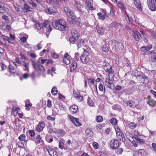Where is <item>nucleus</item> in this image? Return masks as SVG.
<instances>
[{"label":"nucleus","mask_w":156,"mask_h":156,"mask_svg":"<svg viewBox=\"0 0 156 156\" xmlns=\"http://www.w3.org/2000/svg\"><path fill=\"white\" fill-rule=\"evenodd\" d=\"M52 25L54 28L60 31H67L68 30L65 21L63 19L52 22Z\"/></svg>","instance_id":"1"},{"label":"nucleus","mask_w":156,"mask_h":156,"mask_svg":"<svg viewBox=\"0 0 156 156\" xmlns=\"http://www.w3.org/2000/svg\"><path fill=\"white\" fill-rule=\"evenodd\" d=\"M40 58H39L38 61L36 62L34 59H31V60L32 65L35 70L38 72L43 73L45 72V69L44 66L41 65L40 62Z\"/></svg>","instance_id":"2"},{"label":"nucleus","mask_w":156,"mask_h":156,"mask_svg":"<svg viewBox=\"0 0 156 156\" xmlns=\"http://www.w3.org/2000/svg\"><path fill=\"white\" fill-rule=\"evenodd\" d=\"M135 74L134 76L136 77H138L140 79V81L142 83L144 84H147L149 83V79L148 77L142 72L136 70L135 72Z\"/></svg>","instance_id":"3"},{"label":"nucleus","mask_w":156,"mask_h":156,"mask_svg":"<svg viewBox=\"0 0 156 156\" xmlns=\"http://www.w3.org/2000/svg\"><path fill=\"white\" fill-rule=\"evenodd\" d=\"M45 28H46V35L47 37H48L52 30L50 23L48 21H45L42 24V29H44Z\"/></svg>","instance_id":"4"},{"label":"nucleus","mask_w":156,"mask_h":156,"mask_svg":"<svg viewBox=\"0 0 156 156\" xmlns=\"http://www.w3.org/2000/svg\"><path fill=\"white\" fill-rule=\"evenodd\" d=\"M80 60L81 62L83 64H87L90 61L89 53L84 50L83 53L81 55Z\"/></svg>","instance_id":"5"},{"label":"nucleus","mask_w":156,"mask_h":156,"mask_svg":"<svg viewBox=\"0 0 156 156\" xmlns=\"http://www.w3.org/2000/svg\"><path fill=\"white\" fill-rule=\"evenodd\" d=\"M75 6L77 10L80 13V16L84 17L86 15V12L83 10V7L77 1L75 2Z\"/></svg>","instance_id":"6"},{"label":"nucleus","mask_w":156,"mask_h":156,"mask_svg":"<svg viewBox=\"0 0 156 156\" xmlns=\"http://www.w3.org/2000/svg\"><path fill=\"white\" fill-rule=\"evenodd\" d=\"M156 0H147L148 6L150 10L154 11L156 10Z\"/></svg>","instance_id":"7"},{"label":"nucleus","mask_w":156,"mask_h":156,"mask_svg":"<svg viewBox=\"0 0 156 156\" xmlns=\"http://www.w3.org/2000/svg\"><path fill=\"white\" fill-rule=\"evenodd\" d=\"M110 145L112 149H117L119 146L118 140L117 139H113L111 141Z\"/></svg>","instance_id":"8"},{"label":"nucleus","mask_w":156,"mask_h":156,"mask_svg":"<svg viewBox=\"0 0 156 156\" xmlns=\"http://www.w3.org/2000/svg\"><path fill=\"white\" fill-rule=\"evenodd\" d=\"M69 119L76 126H81V123L79 122V119L75 118L71 115H68Z\"/></svg>","instance_id":"9"},{"label":"nucleus","mask_w":156,"mask_h":156,"mask_svg":"<svg viewBox=\"0 0 156 156\" xmlns=\"http://www.w3.org/2000/svg\"><path fill=\"white\" fill-rule=\"evenodd\" d=\"M46 149L50 156H58L57 152L54 149L51 148L50 146H46Z\"/></svg>","instance_id":"10"},{"label":"nucleus","mask_w":156,"mask_h":156,"mask_svg":"<svg viewBox=\"0 0 156 156\" xmlns=\"http://www.w3.org/2000/svg\"><path fill=\"white\" fill-rule=\"evenodd\" d=\"M45 123L43 121L39 122L36 127V130L39 132L42 131L43 129L45 127Z\"/></svg>","instance_id":"11"},{"label":"nucleus","mask_w":156,"mask_h":156,"mask_svg":"<svg viewBox=\"0 0 156 156\" xmlns=\"http://www.w3.org/2000/svg\"><path fill=\"white\" fill-rule=\"evenodd\" d=\"M45 12L49 14L54 15L56 12L55 8L54 7H49L45 10Z\"/></svg>","instance_id":"12"},{"label":"nucleus","mask_w":156,"mask_h":156,"mask_svg":"<svg viewBox=\"0 0 156 156\" xmlns=\"http://www.w3.org/2000/svg\"><path fill=\"white\" fill-rule=\"evenodd\" d=\"M104 69L106 72L108 74H111L114 72V71L112 69V67L110 65H108L107 66H105L104 67Z\"/></svg>","instance_id":"13"},{"label":"nucleus","mask_w":156,"mask_h":156,"mask_svg":"<svg viewBox=\"0 0 156 156\" xmlns=\"http://www.w3.org/2000/svg\"><path fill=\"white\" fill-rule=\"evenodd\" d=\"M30 140H34L35 143L37 144H39L42 142H43L42 139V137L40 135L37 136L36 137V140L35 139H33L32 138H30Z\"/></svg>","instance_id":"14"},{"label":"nucleus","mask_w":156,"mask_h":156,"mask_svg":"<svg viewBox=\"0 0 156 156\" xmlns=\"http://www.w3.org/2000/svg\"><path fill=\"white\" fill-rule=\"evenodd\" d=\"M133 35L136 41H138L141 38V34L138 32L136 31L134 32Z\"/></svg>","instance_id":"15"},{"label":"nucleus","mask_w":156,"mask_h":156,"mask_svg":"<svg viewBox=\"0 0 156 156\" xmlns=\"http://www.w3.org/2000/svg\"><path fill=\"white\" fill-rule=\"evenodd\" d=\"M78 107L76 105H73L71 106L69 108L70 111L73 114H75L77 112Z\"/></svg>","instance_id":"16"},{"label":"nucleus","mask_w":156,"mask_h":156,"mask_svg":"<svg viewBox=\"0 0 156 156\" xmlns=\"http://www.w3.org/2000/svg\"><path fill=\"white\" fill-rule=\"evenodd\" d=\"M152 48V45L149 44L146 46H143L141 47L140 50L141 51L146 52L149 51Z\"/></svg>","instance_id":"17"},{"label":"nucleus","mask_w":156,"mask_h":156,"mask_svg":"<svg viewBox=\"0 0 156 156\" xmlns=\"http://www.w3.org/2000/svg\"><path fill=\"white\" fill-rule=\"evenodd\" d=\"M117 5L118 7L120 8L123 11L125 12V14L127 15V16L129 19V16L127 14L126 11L125 10L126 7L125 6L123 3L121 2H118Z\"/></svg>","instance_id":"18"},{"label":"nucleus","mask_w":156,"mask_h":156,"mask_svg":"<svg viewBox=\"0 0 156 156\" xmlns=\"http://www.w3.org/2000/svg\"><path fill=\"white\" fill-rule=\"evenodd\" d=\"M95 31H97L98 33L100 35H102L105 33V30L102 27H97L95 29Z\"/></svg>","instance_id":"19"},{"label":"nucleus","mask_w":156,"mask_h":156,"mask_svg":"<svg viewBox=\"0 0 156 156\" xmlns=\"http://www.w3.org/2000/svg\"><path fill=\"white\" fill-rule=\"evenodd\" d=\"M117 136L119 139L122 141H124L125 140L124 134L123 133L121 132L119 133H117Z\"/></svg>","instance_id":"20"},{"label":"nucleus","mask_w":156,"mask_h":156,"mask_svg":"<svg viewBox=\"0 0 156 156\" xmlns=\"http://www.w3.org/2000/svg\"><path fill=\"white\" fill-rule=\"evenodd\" d=\"M66 14L70 18L72 19L73 20H74L76 19V16L72 10H69V11L67 12Z\"/></svg>","instance_id":"21"},{"label":"nucleus","mask_w":156,"mask_h":156,"mask_svg":"<svg viewBox=\"0 0 156 156\" xmlns=\"http://www.w3.org/2000/svg\"><path fill=\"white\" fill-rule=\"evenodd\" d=\"M22 64L25 68V70H27V71L29 70V62L28 61L23 60L22 61Z\"/></svg>","instance_id":"22"},{"label":"nucleus","mask_w":156,"mask_h":156,"mask_svg":"<svg viewBox=\"0 0 156 156\" xmlns=\"http://www.w3.org/2000/svg\"><path fill=\"white\" fill-rule=\"evenodd\" d=\"M105 84V85L107 86L108 87L111 89H113L114 88V84L112 83H109L107 81V80L106 79Z\"/></svg>","instance_id":"23"},{"label":"nucleus","mask_w":156,"mask_h":156,"mask_svg":"<svg viewBox=\"0 0 156 156\" xmlns=\"http://www.w3.org/2000/svg\"><path fill=\"white\" fill-rule=\"evenodd\" d=\"M84 41L83 39H81L78 41L76 44L78 49L84 45Z\"/></svg>","instance_id":"24"},{"label":"nucleus","mask_w":156,"mask_h":156,"mask_svg":"<svg viewBox=\"0 0 156 156\" xmlns=\"http://www.w3.org/2000/svg\"><path fill=\"white\" fill-rule=\"evenodd\" d=\"M147 103L150 106L153 107H154L156 105V101H154L153 99L148 100L147 101Z\"/></svg>","instance_id":"25"},{"label":"nucleus","mask_w":156,"mask_h":156,"mask_svg":"<svg viewBox=\"0 0 156 156\" xmlns=\"http://www.w3.org/2000/svg\"><path fill=\"white\" fill-rule=\"evenodd\" d=\"M14 7L18 13L20 14L21 13V10L22 8L19 5L16 4L14 5Z\"/></svg>","instance_id":"26"},{"label":"nucleus","mask_w":156,"mask_h":156,"mask_svg":"<svg viewBox=\"0 0 156 156\" xmlns=\"http://www.w3.org/2000/svg\"><path fill=\"white\" fill-rule=\"evenodd\" d=\"M133 3L137 8L140 9L141 8V5L139 0H134Z\"/></svg>","instance_id":"27"},{"label":"nucleus","mask_w":156,"mask_h":156,"mask_svg":"<svg viewBox=\"0 0 156 156\" xmlns=\"http://www.w3.org/2000/svg\"><path fill=\"white\" fill-rule=\"evenodd\" d=\"M77 67V63L76 62H73L70 68V71L71 72H73V71Z\"/></svg>","instance_id":"28"},{"label":"nucleus","mask_w":156,"mask_h":156,"mask_svg":"<svg viewBox=\"0 0 156 156\" xmlns=\"http://www.w3.org/2000/svg\"><path fill=\"white\" fill-rule=\"evenodd\" d=\"M126 104L127 106L129 105L130 107L133 108L135 107L136 106V105L134 104V102L132 101H127Z\"/></svg>","instance_id":"29"},{"label":"nucleus","mask_w":156,"mask_h":156,"mask_svg":"<svg viewBox=\"0 0 156 156\" xmlns=\"http://www.w3.org/2000/svg\"><path fill=\"white\" fill-rule=\"evenodd\" d=\"M98 88L99 90L102 91H103V93L104 94H105V89L104 86H103L102 83H100L98 86Z\"/></svg>","instance_id":"30"},{"label":"nucleus","mask_w":156,"mask_h":156,"mask_svg":"<svg viewBox=\"0 0 156 156\" xmlns=\"http://www.w3.org/2000/svg\"><path fill=\"white\" fill-rule=\"evenodd\" d=\"M133 138L135 139V140L137 141V142L139 143L140 144H142L144 143V140L143 139L139 138L137 136L136 137H134Z\"/></svg>","instance_id":"31"},{"label":"nucleus","mask_w":156,"mask_h":156,"mask_svg":"<svg viewBox=\"0 0 156 156\" xmlns=\"http://www.w3.org/2000/svg\"><path fill=\"white\" fill-rule=\"evenodd\" d=\"M8 9L4 5L2 6L1 7V8H0V13H4L5 12L8 11Z\"/></svg>","instance_id":"32"},{"label":"nucleus","mask_w":156,"mask_h":156,"mask_svg":"<svg viewBox=\"0 0 156 156\" xmlns=\"http://www.w3.org/2000/svg\"><path fill=\"white\" fill-rule=\"evenodd\" d=\"M78 39L72 36L69 37V41L71 43L74 44Z\"/></svg>","instance_id":"33"},{"label":"nucleus","mask_w":156,"mask_h":156,"mask_svg":"<svg viewBox=\"0 0 156 156\" xmlns=\"http://www.w3.org/2000/svg\"><path fill=\"white\" fill-rule=\"evenodd\" d=\"M119 25V23L115 21L111 24L110 26L111 27H113L115 29H117Z\"/></svg>","instance_id":"34"},{"label":"nucleus","mask_w":156,"mask_h":156,"mask_svg":"<svg viewBox=\"0 0 156 156\" xmlns=\"http://www.w3.org/2000/svg\"><path fill=\"white\" fill-rule=\"evenodd\" d=\"M87 103L90 106H94V103L92 100L88 97L87 100Z\"/></svg>","instance_id":"35"},{"label":"nucleus","mask_w":156,"mask_h":156,"mask_svg":"<svg viewBox=\"0 0 156 156\" xmlns=\"http://www.w3.org/2000/svg\"><path fill=\"white\" fill-rule=\"evenodd\" d=\"M3 39L7 41L9 43L13 44V43L11 42L10 40H12L11 38L8 36H5L4 35H2Z\"/></svg>","instance_id":"36"},{"label":"nucleus","mask_w":156,"mask_h":156,"mask_svg":"<svg viewBox=\"0 0 156 156\" xmlns=\"http://www.w3.org/2000/svg\"><path fill=\"white\" fill-rule=\"evenodd\" d=\"M102 50L103 51L107 52L108 51V48L106 45L104 44L102 47Z\"/></svg>","instance_id":"37"},{"label":"nucleus","mask_w":156,"mask_h":156,"mask_svg":"<svg viewBox=\"0 0 156 156\" xmlns=\"http://www.w3.org/2000/svg\"><path fill=\"white\" fill-rule=\"evenodd\" d=\"M72 36L75 37H77L79 38V36L77 33V32L76 30H73L72 31Z\"/></svg>","instance_id":"38"},{"label":"nucleus","mask_w":156,"mask_h":156,"mask_svg":"<svg viewBox=\"0 0 156 156\" xmlns=\"http://www.w3.org/2000/svg\"><path fill=\"white\" fill-rule=\"evenodd\" d=\"M122 46L123 45L122 43L120 42H118L115 45V48L117 49L118 48L119 50L122 49Z\"/></svg>","instance_id":"39"},{"label":"nucleus","mask_w":156,"mask_h":156,"mask_svg":"<svg viewBox=\"0 0 156 156\" xmlns=\"http://www.w3.org/2000/svg\"><path fill=\"white\" fill-rule=\"evenodd\" d=\"M86 134L89 136H91L92 135L93 132L91 131L90 129H87L86 131Z\"/></svg>","instance_id":"40"},{"label":"nucleus","mask_w":156,"mask_h":156,"mask_svg":"<svg viewBox=\"0 0 156 156\" xmlns=\"http://www.w3.org/2000/svg\"><path fill=\"white\" fill-rule=\"evenodd\" d=\"M34 26L38 30H39L42 28L41 25L38 23H35L34 25Z\"/></svg>","instance_id":"41"},{"label":"nucleus","mask_w":156,"mask_h":156,"mask_svg":"<svg viewBox=\"0 0 156 156\" xmlns=\"http://www.w3.org/2000/svg\"><path fill=\"white\" fill-rule=\"evenodd\" d=\"M103 120V118L102 116L98 115L96 117V121L98 122H102Z\"/></svg>","instance_id":"42"},{"label":"nucleus","mask_w":156,"mask_h":156,"mask_svg":"<svg viewBox=\"0 0 156 156\" xmlns=\"http://www.w3.org/2000/svg\"><path fill=\"white\" fill-rule=\"evenodd\" d=\"M26 137L24 134H22L19 137L18 139L20 141H23L25 139Z\"/></svg>","instance_id":"43"},{"label":"nucleus","mask_w":156,"mask_h":156,"mask_svg":"<svg viewBox=\"0 0 156 156\" xmlns=\"http://www.w3.org/2000/svg\"><path fill=\"white\" fill-rule=\"evenodd\" d=\"M46 2L50 4H51L54 6L55 5V0H46Z\"/></svg>","instance_id":"44"},{"label":"nucleus","mask_w":156,"mask_h":156,"mask_svg":"<svg viewBox=\"0 0 156 156\" xmlns=\"http://www.w3.org/2000/svg\"><path fill=\"white\" fill-rule=\"evenodd\" d=\"M29 133L31 137H33L35 136V133L34 130H29Z\"/></svg>","instance_id":"45"},{"label":"nucleus","mask_w":156,"mask_h":156,"mask_svg":"<svg viewBox=\"0 0 156 156\" xmlns=\"http://www.w3.org/2000/svg\"><path fill=\"white\" fill-rule=\"evenodd\" d=\"M55 68L54 67H52L51 68V70H48V73L49 74L50 73H51V75L53 76V73H55Z\"/></svg>","instance_id":"46"},{"label":"nucleus","mask_w":156,"mask_h":156,"mask_svg":"<svg viewBox=\"0 0 156 156\" xmlns=\"http://www.w3.org/2000/svg\"><path fill=\"white\" fill-rule=\"evenodd\" d=\"M110 122L111 124L115 125L117 124V121L115 118H112L111 119Z\"/></svg>","instance_id":"47"},{"label":"nucleus","mask_w":156,"mask_h":156,"mask_svg":"<svg viewBox=\"0 0 156 156\" xmlns=\"http://www.w3.org/2000/svg\"><path fill=\"white\" fill-rule=\"evenodd\" d=\"M24 7L25 9L26 10V12L30 11V6L27 4H24Z\"/></svg>","instance_id":"48"},{"label":"nucleus","mask_w":156,"mask_h":156,"mask_svg":"<svg viewBox=\"0 0 156 156\" xmlns=\"http://www.w3.org/2000/svg\"><path fill=\"white\" fill-rule=\"evenodd\" d=\"M63 61L66 65L69 64L70 63V61L68 58H63Z\"/></svg>","instance_id":"49"},{"label":"nucleus","mask_w":156,"mask_h":156,"mask_svg":"<svg viewBox=\"0 0 156 156\" xmlns=\"http://www.w3.org/2000/svg\"><path fill=\"white\" fill-rule=\"evenodd\" d=\"M151 59L152 62H156V54L152 55L151 57Z\"/></svg>","instance_id":"50"},{"label":"nucleus","mask_w":156,"mask_h":156,"mask_svg":"<svg viewBox=\"0 0 156 156\" xmlns=\"http://www.w3.org/2000/svg\"><path fill=\"white\" fill-rule=\"evenodd\" d=\"M17 144L18 145V147L20 148H23L24 145V143L23 142L19 141L17 143Z\"/></svg>","instance_id":"51"},{"label":"nucleus","mask_w":156,"mask_h":156,"mask_svg":"<svg viewBox=\"0 0 156 156\" xmlns=\"http://www.w3.org/2000/svg\"><path fill=\"white\" fill-rule=\"evenodd\" d=\"M64 12L66 14L69 11V10H71V9L67 6H65L64 8Z\"/></svg>","instance_id":"52"},{"label":"nucleus","mask_w":156,"mask_h":156,"mask_svg":"<svg viewBox=\"0 0 156 156\" xmlns=\"http://www.w3.org/2000/svg\"><path fill=\"white\" fill-rule=\"evenodd\" d=\"M136 127V125L135 123L133 122H131L129 124V127L131 129H133Z\"/></svg>","instance_id":"53"},{"label":"nucleus","mask_w":156,"mask_h":156,"mask_svg":"<svg viewBox=\"0 0 156 156\" xmlns=\"http://www.w3.org/2000/svg\"><path fill=\"white\" fill-rule=\"evenodd\" d=\"M30 3L31 5L33 7H34V8H36L37 7V4L35 2H34L33 1H30Z\"/></svg>","instance_id":"54"},{"label":"nucleus","mask_w":156,"mask_h":156,"mask_svg":"<svg viewBox=\"0 0 156 156\" xmlns=\"http://www.w3.org/2000/svg\"><path fill=\"white\" fill-rule=\"evenodd\" d=\"M138 153L142 155H144L145 153L144 150L143 149L139 150Z\"/></svg>","instance_id":"55"},{"label":"nucleus","mask_w":156,"mask_h":156,"mask_svg":"<svg viewBox=\"0 0 156 156\" xmlns=\"http://www.w3.org/2000/svg\"><path fill=\"white\" fill-rule=\"evenodd\" d=\"M63 144L61 140L59 141V147L60 149H62L64 147Z\"/></svg>","instance_id":"56"},{"label":"nucleus","mask_w":156,"mask_h":156,"mask_svg":"<svg viewBox=\"0 0 156 156\" xmlns=\"http://www.w3.org/2000/svg\"><path fill=\"white\" fill-rule=\"evenodd\" d=\"M0 66L2 68V70H5L6 68V66L2 63H0Z\"/></svg>","instance_id":"57"},{"label":"nucleus","mask_w":156,"mask_h":156,"mask_svg":"<svg viewBox=\"0 0 156 156\" xmlns=\"http://www.w3.org/2000/svg\"><path fill=\"white\" fill-rule=\"evenodd\" d=\"M115 129L116 133H119L121 132V131L120 129L118 127V126H116L115 127Z\"/></svg>","instance_id":"58"},{"label":"nucleus","mask_w":156,"mask_h":156,"mask_svg":"<svg viewBox=\"0 0 156 156\" xmlns=\"http://www.w3.org/2000/svg\"><path fill=\"white\" fill-rule=\"evenodd\" d=\"M106 13L104 12V14L101 16L100 17H99V19L102 20H103L105 19V16L106 15Z\"/></svg>","instance_id":"59"},{"label":"nucleus","mask_w":156,"mask_h":156,"mask_svg":"<svg viewBox=\"0 0 156 156\" xmlns=\"http://www.w3.org/2000/svg\"><path fill=\"white\" fill-rule=\"evenodd\" d=\"M47 119L49 120H50L53 121H54L55 119V118L52 117L50 115L48 116Z\"/></svg>","instance_id":"60"},{"label":"nucleus","mask_w":156,"mask_h":156,"mask_svg":"<svg viewBox=\"0 0 156 156\" xmlns=\"http://www.w3.org/2000/svg\"><path fill=\"white\" fill-rule=\"evenodd\" d=\"M93 145L94 148L95 149H98V145L97 143L94 142L93 144Z\"/></svg>","instance_id":"61"},{"label":"nucleus","mask_w":156,"mask_h":156,"mask_svg":"<svg viewBox=\"0 0 156 156\" xmlns=\"http://www.w3.org/2000/svg\"><path fill=\"white\" fill-rule=\"evenodd\" d=\"M21 41L23 43H25L26 42L27 38L25 37H23L20 38Z\"/></svg>","instance_id":"62"},{"label":"nucleus","mask_w":156,"mask_h":156,"mask_svg":"<svg viewBox=\"0 0 156 156\" xmlns=\"http://www.w3.org/2000/svg\"><path fill=\"white\" fill-rule=\"evenodd\" d=\"M51 55L52 57L54 58H57L58 57V55L54 53L51 54Z\"/></svg>","instance_id":"63"},{"label":"nucleus","mask_w":156,"mask_h":156,"mask_svg":"<svg viewBox=\"0 0 156 156\" xmlns=\"http://www.w3.org/2000/svg\"><path fill=\"white\" fill-rule=\"evenodd\" d=\"M150 93L154 96V98H156V92L153 90H151Z\"/></svg>","instance_id":"64"}]
</instances>
